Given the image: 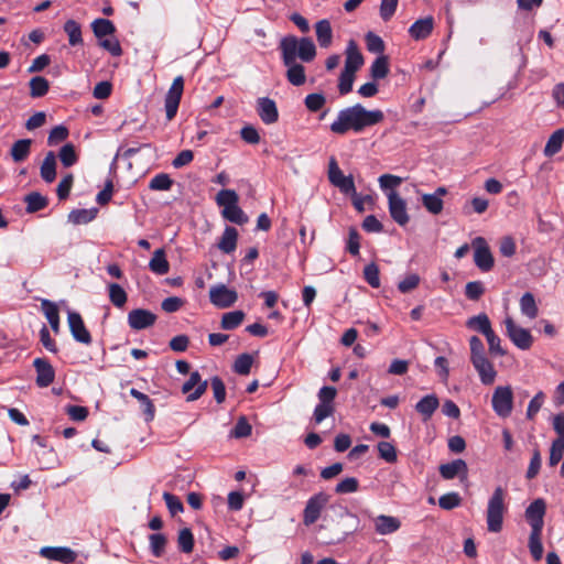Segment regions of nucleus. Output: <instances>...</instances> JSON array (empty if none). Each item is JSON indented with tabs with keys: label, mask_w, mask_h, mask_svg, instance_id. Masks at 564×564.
Listing matches in <instances>:
<instances>
[{
	"label": "nucleus",
	"mask_w": 564,
	"mask_h": 564,
	"mask_svg": "<svg viewBox=\"0 0 564 564\" xmlns=\"http://www.w3.org/2000/svg\"><path fill=\"white\" fill-rule=\"evenodd\" d=\"M238 231L235 227L227 226L218 242V248L224 253H231L237 248Z\"/></svg>",
	"instance_id": "26"
},
{
	"label": "nucleus",
	"mask_w": 564,
	"mask_h": 564,
	"mask_svg": "<svg viewBox=\"0 0 564 564\" xmlns=\"http://www.w3.org/2000/svg\"><path fill=\"white\" fill-rule=\"evenodd\" d=\"M438 405L437 397L435 394H427L415 404V410L423 415L424 420H429L437 410Z\"/></svg>",
	"instance_id": "30"
},
{
	"label": "nucleus",
	"mask_w": 564,
	"mask_h": 564,
	"mask_svg": "<svg viewBox=\"0 0 564 564\" xmlns=\"http://www.w3.org/2000/svg\"><path fill=\"white\" fill-rule=\"evenodd\" d=\"M177 545L181 552L188 554L193 552L194 549V535L188 528H184L180 530L177 536Z\"/></svg>",
	"instance_id": "47"
},
{
	"label": "nucleus",
	"mask_w": 564,
	"mask_h": 564,
	"mask_svg": "<svg viewBox=\"0 0 564 564\" xmlns=\"http://www.w3.org/2000/svg\"><path fill=\"white\" fill-rule=\"evenodd\" d=\"M466 326L470 329L479 332L484 336H486L489 332L492 330L490 319L485 313H480L476 316L468 318V321L466 322Z\"/></svg>",
	"instance_id": "36"
},
{
	"label": "nucleus",
	"mask_w": 564,
	"mask_h": 564,
	"mask_svg": "<svg viewBox=\"0 0 564 564\" xmlns=\"http://www.w3.org/2000/svg\"><path fill=\"white\" fill-rule=\"evenodd\" d=\"M30 86V96L32 98H41L48 93L50 83L45 77L35 76L32 77L29 82Z\"/></svg>",
	"instance_id": "41"
},
{
	"label": "nucleus",
	"mask_w": 564,
	"mask_h": 564,
	"mask_svg": "<svg viewBox=\"0 0 564 564\" xmlns=\"http://www.w3.org/2000/svg\"><path fill=\"white\" fill-rule=\"evenodd\" d=\"M506 332L510 340L520 349H530L533 337L530 330L518 326L511 317L505 319Z\"/></svg>",
	"instance_id": "7"
},
{
	"label": "nucleus",
	"mask_w": 564,
	"mask_h": 564,
	"mask_svg": "<svg viewBox=\"0 0 564 564\" xmlns=\"http://www.w3.org/2000/svg\"><path fill=\"white\" fill-rule=\"evenodd\" d=\"M163 499L165 501L166 508L172 517H175L177 513H181L184 511V506L181 499L171 494V492H163Z\"/></svg>",
	"instance_id": "56"
},
{
	"label": "nucleus",
	"mask_w": 564,
	"mask_h": 564,
	"mask_svg": "<svg viewBox=\"0 0 564 564\" xmlns=\"http://www.w3.org/2000/svg\"><path fill=\"white\" fill-rule=\"evenodd\" d=\"M208 387V382L206 380H202V376L198 371H193L189 373V378L182 386V392L187 394L186 401L192 402L198 400L205 392Z\"/></svg>",
	"instance_id": "13"
},
{
	"label": "nucleus",
	"mask_w": 564,
	"mask_h": 564,
	"mask_svg": "<svg viewBox=\"0 0 564 564\" xmlns=\"http://www.w3.org/2000/svg\"><path fill=\"white\" fill-rule=\"evenodd\" d=\"M149 268L152 272L164 275L170 270V263L166 260L165 252L163 249L154 251L152 259L149 262Z\"/></svg>",
	"instance_id": "33"
},
{
	"label": "nucleus",
	"mask_w": 564,
	"mask_h": 564,
	"mask_svg": "<svg viewBox=\"0 0 564 564\" xmlns=\"http://www.w3.org/2000/svg\"><path fill=\"white\" fill-rule=\"evenodd\" d=\"M40 174L46 183H52L56 178V159L54 152L50 151L44 158Z\"/></svg>",
	"instance_id": "31"
},
{
	"label": "nucleus",
	"mask_w": 564,
	"mask_h": 564,
	"mask_svg": "<svg viewBox=\"0 0 564 564\" xmlns=\"http://www.w3.org/2000/svg\"><path fill=\"white\" fill-rule=\"evenodd\" d=\"M245 317L246 314L242 311L227 312L221 317L220 327L225 330L236 329L241 325Z\"/></svg>",
	"instance_id": "38"
},
{
	"label": "nucleus",
	"mask_w": 564,
	"mask_h": 564,
	"mask_svg": "<svg viewBox=\"0 0 564 564\" xmlns=\"http://www.w3.org/2000/svg\"><path fill=\"white\" fill-rule=\"evenodd\" d=\"M434 28V19L426 17L416 20L409 29V34L412 39L420 41L429 37Z\"/></svg>",
	"instance_id": "23"
},
{
	"label": "nucleus",
	"mask_w": 564,
	"mask_h": 564,
	"mask_svg": "<svg viewBox=\"0 0 564 564\" xmlns=\"http://www.w3.org/2000/svg\"><path fill=\"white\" fill-rule=\"evenodd\" d=\"M364 279L371 288L378 289L380 286V271L375 262L365 267Z\"/></svg>",
	"instance_id": "54"
},
{
	"label": "nucleus",
	"mask_w": 564,
	"mask_h": 564,
	"mask_svg": "<svg viewBox=\"0 0 564 564\" xmlns=\"http://www.w3.org/2000/svg\"><path fill=\"white\" fill-rule=\"evenodd\" d=\"M444 479H454L455 477L467 478L468 467L465 460L458 458L447 464H442L438 468Z\"/></svg>",
	"instance_id": "20"
},
{
	"label": "nucleus",
	"mask_w": 564,
	"mask_h": 564,
	"mask_svg": "<svg viewBox=\"0 0 564 564\" xmlns=\"http://www.w3.org/2000/svg\"><path fill=\"white\" fill-rule=\"evenodd\" d=\"M289 41H295V59L299 57L304 63L312 62L316 56V47L311 37L297 39L294 35L285 36Z\"/></svg>",
	"instance_id": "19"
},
{
	"label": "nucleus",
	"mask_w": 564,
	"mask_h": 564,
	"mask_svg": "<svg viewBox=\"0 0 564 564\" xmlns=\"http://www.w3.org/2000/svg\"><path fill=\"white\" fill-rule=\"evenodd\" d=\"M485 293V286L481 281L468 282L465 286V295L470 301H478Z\"/></svg>",
	"instance_id": "59"
},
{
	"label": "nucleus",
	"mask_w": 564,
	"mask_h": 564,
	"mask_svg": "<svg viewBox=\"0 0 564 564\" xmlns=\"http://www.w3.org/2000/svg\"><path fill=\"white\" fill-rule=\"evenodd\" d=\"M315 32L318 45L323 48L329 47L333 41L330 22L327 19L319 20L315 24Z\"/></svg>",
	"instance_id": "28"
},
{
	"label": "nucleus",
	"mask_w": 564,
	"mask_h": 564,
	"mask_svg": "<svg viewBox=\"0 0 564 564\" xmlns=\"http://www.w3.org/2000/svg\"><path fill=\"white\" fill-rule=\"evenodd\" d=\"M365 41H366V45H367V50L371 53H378V54H381L383 53L384 51V42L383 40L372 33V32H368L365 36Z\"/></svg>",
	"instance_id": "60"
},
{
	"label": "nucleus",
	"mask_w": 564,
	"mask_h": 564,
	"mask_svg": "<svg viewBox=\"0 0 564 564\" xmlns=\"http://www.w3.org/2000/svg\"><path fill=\"white\" fill-rule=\"evenodd\" d=\"M326 104V97L319 93L308 94L304 99V105L311 112L319 111Z\"/></svg>",
	"instance_id": "55"
},
{
	"label": "nucleus",
	"mask_w": 564,
	"mask_h": 564,
	"mask_svg": "<svg viewBox=\"0 0 564 564\" xmlns=\"http://www.w3.org/2000/svg\"><path fill=\"white\" fill-rule=\"evenodd\" d=\"M521 313L529 318H535L539 314V308L532 293L527 292L520 299Z\"/></svg>",
	"instance_id": "43"
},
{
	"label": "nucleus",
	"mask_w": 564,
	"mask_h": 564,
	"mask_svg": "<svg viewBox=\"0 0 564 564\" xmlns=\"http://www.w3.org/2000/svg\"><path fill=\"white\" fill-rule=\"evenodd\" d=\"M173 185V180L166 173H159L153 176L149 183L151 191H170Z\"/></svg>",
	"instance_id": "50"
},
{
	"label": "nucleus",
	"mask_w": 564,
	"mask_h": 564,
	"mask_svg": "<svg viewBox=\"0 0 564 564\" xmlns=\"http://www.w3.org/2000/svg\"><path fill=\"white\" fill-rule=\"evenodd\" d=\"M67 321L73 338L80 344L90 345L93 338L89 330L86 328L80 314L77 312H69Z\"/></svg>",
	"instance_id": "14"
},
{
	"label": "nucleus",
	"mask_w": 564,
	"mask_h": 564,
	"mask_svg": "<svg viewBox=\"0 0 564 564\" xmlns=\"http://www.w3.org/2000/svg\"><path fill=\"white\" fill-rule=\"evenodd\" d=\"M389 59L386 55L378 56L370 67V75L375 80L383 79L389 74Z\"/></svg>",
	"instance_id": "42"
},
{
	"label": "nucleus",
	"mask_w": 564,
	"mask_h": 564,
	"mask_svg": "<svg viewBox=\"0 0 564 564\" xmlns=\"http://www.w3.org/2000/svg\"><path fill=\"white\" fill-rule=\"evenodd\" d=\"M24 202L26 203L25 210L28 214L42 210L48 205V199L39 192H31L25 195Z\"/></svg>",
	"instance_id": "35"
},
{
	"label": "nucleus",
	"mask_w": 564,
	"mask_h": 564,
	"mask_svg": "<svg viewBox=\"0 0 564 564\" xmlns=\"http://www.w3.org/2000/svg\"><path fill=\"white\" fill-rule=\"evenodd\" d=\"M253 357L250 354L245 352L236 358L232 369L240 376H247L251 371Z\"/></svg>",
	"instance_id": "46"
},
{
	"label": "nucleus",
	"mask_w": 564,
	"mask_h": 564,
	"mask_svg": "<svg viewBox=\"0 0 564 564\" xmlns=\"http://www.w3.org/2000/svg\"><path fill=\"white\" fill-rule=\"evenodd\" d=\"M447 189L445 187H437L436 191L432 194H424L422 196V204L426 208V210L433 215H438L443 210V199L442 197L446 195Z\"/></svg>",
	"instance_id": "22"
},
{
	"label": "nucleus",
	"mask_w": 564,
	"mask_h": 564,
	"mask_svg": "<svg viewBox=\"0 0 564 564\" xmlns=\"http://www.w3.org/2000/svg\"><path fill=\"white\" fill-rule=\"evenodd\" d=\"M473 245L475 247V253H474V261L475 264L480 269L482 272H488L494 267V257L491 254V251L486 242V240L482 237H477Z\"/></svg>",
	"instance_id": "12"
},
{
	"label": "nucleus",
	"mask_w": 564,
	"mask_h": 564,
	"mask_svg": "<svg viewBox=\"0 0 564 564\" xmlns=\"http://www.w3.org/2000/svg\"><path fill=\"white\" fill-rule=\"evenodd\" d=\"M355 72L343 69L339 76L338 90L341 96L347 95L351 91L354 80H355Z\"/></svg>",
	"instance_id": "57"
},
{
	"label": "nucleus",
	"mask_w": 564,
	"mask_h": 564,
	"mask_svg": "<svg viewBox=\"0 0 564 564\" xmlns=\"http://www.w3.org/2000/svg\"><path fill=\"white\" fill-rule=\"evenodd\" d=\"M183 91H184V78L182 75H180L173 79V83H172L171 87L169 88V90L165 95V99H164V108H165L166 119L169 121L173 120L177 113Z\"/></svg>",
	"instance_id": "5"
},
{
	"label": "nucleus",
	"mask_w": 564,
	"mask_h": 564,
	"mask_svg": "<svg viewBox=\"0 0 564 564\" xmlns=\"http://www.w3.org/2000/svg\"><path fill=\"white\" fill-rule=\"evenodd\" d=\"M252 432V426L246 419V416H240L236 422L231 435L236 438L248 437Z\"/></svg>",
	"instance_id": "58"
},
{
	"label": "nucleus",
	"mask_w": 564,
	"mask_h": 564,
	"mask_svg": "<svg viewBox=\"0 0 564 564\" xmlns=\"http://www.w3.org/2000/svg\"><path fill=\"white\" fill-rule=\"evenodd\" d=\"M378 453L379 457L386 460L387 463L393 464L398 459L397 449L394 445L390 442H379L378 443Z\"/></svg>",
	"instance_id": "52"
},
{
	"label": "nucleus",
	"mask_w": 564,
	"mask_h": 564,
	"mask_svg": "<svg viewBox=\"0 0 564 564\" xmlns=\"http://www.w3.org/2000/svg\"><path fill=\"white\" fill-rule=\"evenodd\" d=\"M238 300V294L235 290L227 288L225 284L219 283L209 290V301L213 305L219 308H227L232 306Z\"/></svg>",
	"instance_id": "9"
},
{
	"label": "nucleus",
	"mask_w": 564,
	"mask_h": 564,
	"mask_svg": "<svg viewBox=\"0 0 564 564\" xmlns=\"http://www.w3.org/2000/svg\"><path fill=\"white\" fill-rule=\"evenodd\" d=\"M97 209H75L68 215L69 221L75 225L88 224L95 219Z\"/></svg>",
	"instance_id": "49"
},
{
	"label": "nucleus",
	"mask_w": 564,
	"mask_h": 564,
	"mask_svg": "<svg viewBox=\"0 0 564 564\" xmlns=\"http://www.w3.org/2000/svg\"><path fill=\"white\" fill-rule=\"evenodd\" d=\"M91 29L96 37L102 39L107 35H111L116 32L115 24L107 19H96L91 23Z\"/></svg>",
	"instance_id": "44"
},
{
	"label": "nucleus",
	"mask_w": 564,
	"mask_h": 564,
	"mask_svg": "<svg viewBox=\"0 0 564 564\" xmlns=\"http://www.w3.org/2000/svg\"><path fill=\"white\" fill-rule=\"evenodd\" d=\"M130 395L137 399L138 402L140 403V408L144 414L145 421H152L155 415V406L153 404V401L149 398V395L134 388L130 389Z\"/></svg>",
	"instance_id": "27"
},
{
	"label": "nucleus",
	"mask_w": 564,
	"mask_h": 564,
	"mask_svg": "<svg viewBox=\"0 0 564 564\" xmlns=\"http://www.w3.org/2000/svg\"><path fill=\"white\" fill-rule=\"evenodd\" d=\"M156 315L145 308H134L128 314V325L131 329L141 330L153 326Z\"/></svg>",
	"instance_id": "15"
},
{
	"label": "nucleus",
	"mask_w": 564,
	"mask_h": 564,
	"mask_svg": "<svg viewBox=\"0 0 564 564\" xmlns=\"http://www.w3.org/2000/svg\"><path fill=\"white\" fill-rule=\"evenodd\" d=\"M563 142L564 129H557L549 138L544 148V155L550 158L558 153L562 149Z\"/></svg>",
	"instance_id": "37"
},
{
	"label": "nucleus",
	"mask_w": 564,
	"mask_h": 564,
	"mask_svg": "<svg viewBox=\"0 0 564 564\" xmlns=\"http://www.w3.org/2000/svg\"><path fill=\"white\" fill-rule=\"evenodd\" d=\"M364 65V56L355 41L350 40L346 48L345 69L357 72Z\"/></svg>",
	"instance_id": "24"
},
{
	"label": "nucleus",
	"mask_w": 564,
	"mask_h": 564,
	"mask_svg": "<svg viewBox=\"0 0 564 564\" xmlns=\"http://www.w3.org/2000/svg\"><path fill=\"white\" fill-rule=\"evenodd\" d=\"M506 492L501 487H497L488 501L487 507V528L488 531L498 533L502 530Z\"/></svg>",
	"instance_id": "3"
},
{
	"label": "nucleus",
	"mask_w": 564,
	"mask_h": 564,
	"mask_svg": "<svg viewBox=\"0 0 564 564\" xmlns=\"http://www.w3.org/2000/svg\"><path fill=\"white\" fill-rule=\"evenodd\" d=\"M221 216L224 219L240 226L247 224L249 220L248 216L238 204H235L229 208H224L221 210Z\"/></svg>",
	"instance_id": "40"
},
{
	"label": "nucleus",
	"mask_w": 564,
	"mask_h": 564,
	"mask_svg": "<svg viewBox=\"0 0 564 564\" xmlns=\"http://www.w3.org/2000/svg\"><path fill=\"white\" fill-rule=\"evenodd\" d=\"M488 346H489V352L492 356H505L506 350L501 346V339L500 337L494 332H489L486 336Z\"/></svg>",
	"instance_id": "61"
},
{
	"label": "nucleus",
	"mask_w": 564,
	"mask_h": 564,
	"mask_svg": "<svg viewBox=\"0 0 564 564\" xmlns=\"http://www.w3.org/2000/svg\"><path fill=\"white\" fill-rule=\"evenodd\" d=\"M215 200L223 209L229 208L239 203V195L234 189H221L217 193Z\"/></svg>",
	"instance_id": "45"
},
{
	"label": "nucleus",
	"mask_w": 564,
	"mask_h": 564,
	"mask_svg": "<svg viewBox=\"0 0 564 564\" xmlns=\"http://www.w3.org/2000/svg\"><path fill=\"white\" fill-rule=\"evenodd\" d=\"M40 554L43 557L64 564L74 563L77 558V553L67 546H44Z\"/></svg>",
	"instance_id": "17"
},
{
	"label": "nucleus",
	"mask_w": 564,
	"mask_h": 564,
	"mask_svg": "<svg viewBox=\"0 0 564 564\" xmlns=\"http://www.w3.org/2000/svg\"><path fill=\"white\" fill-rule=\"evenodd\" d=\"M495 413L500 417H508L513 409V392L510 386H498L491 398Z\"/></svg>",
	"instance_id": "4"
},
{
	"label": "nucleus",
	"mask_w": 564,
	"mask_h": 564,
	"mask_svg": "<svg viewBox=\"0 0 564 564\" xmlns=\"http://www.w3.org/2000/svg\"><path fill=\"white\" fill-rule=\"evenodd\" d=\"M36 371L35 382L40 388H46L53 383L55 379V370L45 358H36L33 361Z\"/></svg>",
	"instance_id": "18"
},
{
	"label": "nucleus",
	"mask_w": 564,
	"mask_h": 564,
	"mask_svg": "<svg viewBox=\"0 0 564 564\" xmlns=\"http://www.w3.org/2000/svg\"><path fill=\"white\" fill-rule=\"evenodd\" d=\"M542 532L531 531L529 536V549L534 561H540L543 555V545L541 542Z\"/></svg>",
	"instance_id": "53"
},
{
	"label": "nucleus",
	"mask_w": 564,
	"mask_h": 564,
	"mask_svg": "<svg viewBox=\"0 0 564 564\" xmlns=\"http://www.w3.org/2000/svg\"><path fill=\"white\" fill-rule=\"evenodd\" d=\"M471 364L477 370L482 384L490 386L495 382L497 371L495 370L492 362L487 357L481 359L478 358L477 360L471 361Z\"/></svg>",
	"instance_id": "21"
},
{
	"label": "nucleus",
	"mask_w": 564,
	"mask_h": 564,
	"mask_svg": "<svg viewBox=\"0 0 564 564\" xmlns=\"http://www.w3.org/2000/svg\"><path fill=\"white\" fill-rule=\"evenodd\" d=\"M384 113L380 109L367 110L361 104L341 109L329 129L333 133L344 135L349 130L356 133L382 122Z\"/></svg>",
	"instance_id": "1"
},
{
	"label": "nucleus",
	"mask_w": 564,
	"mask_h": 564,
	"mask_svg": "<svg viewBox=\"0 0 564 564\" xmlns=\"http://www.w3.org/2000/svg\"><path fill=\"white\" fill-rule=\"evenodd\" d=\"M462 498L457 492H447L438 498V506L444 510H452L458 507Z\"/></svg>",
	"instance_id": "64"
},
{
	"label": "nucleus",
	"mask_w": 564,
	"mask_h": 564,
	"mask_svg": "<svg viewBox=\"0 0 564 564\" xmlns=\"http://www.w3.org/2000/svg\"><path fill=\"white\" fill-rule=\"evenodd\" d=\"M149 541L152 554L155 557L162 556L167 543L166 536L162 533H153L149 536Z\"/></svg>",
	"instance_id": "51"
},
{
	"label": "nucleus",
	"mask_w": 564,
	"mask_h": 564,
	"mask_svg": "<svg viewBox=\"0 0 564 564\" xmlns=\"http://www.w3.org/2000/svg\"><path fill=\"white\" fill-rule=\"evenodd\" d=\"M564 455V442L554 440L550 449L549 465L551 467L556 466L563 458Z\"/></svg>",
	"instance_id": "62"
},
{
	"label": "nucleus",
	"mask_w": 564,
	"mask_h": 564,
	"mask_svg": "<svg viewBox=\"0 0 564 564\" xmlns=\"http://www.w3.org/2000/svg\"><path fill=\"white\" fill-rule=\"evenodd\" d=\"M328 180L345 194H356V186L351 175H344L335 158H332L328 166Z\"/></svg>",
	"instance_id": "8"
},
{
	"label": "nucleus",
	"mask_w": 564,
	"mask_h": 564,
	"mask_svg": "<svg viewBox=\"0 0 564 564\" xmlns=\"http://www.w3.org/2000/svg\"><path fill=\"white\" fill-rule=\"evenodd\" d=\"M41 308L54 333L59 330V312L57 305L46 299L41 301Z\"/></svg>",
	"instance_id": "29"
},
{
	"label": "nucleus",
	"mask_w": 564,
	"mask_h": 564,
	"mask_svg": "<svg viewBox=\"0 0 564 564\" xmlns=\"http://www.w3.org/2000/svg\"><path fill=\"white\" fill-rule=\"evenodd\" d=\"M257 113L265 124H273L279 120L276 104L269 97H260L257 99Z\"/></svg>",
	"instance_id": "16"
},
{
	"label": "nucleus",
	"mask_w": 564,
	"mask_h": 564,
	"mask_svg": "<svg viewBox=\"0 0 564 564\" xmlns=\"http://www.w3.org/2000/svg\"><path fill=\"white\" fill-rule=\"evenodd\" d=\"M295 41L282 39L280 42V51L284 66L288 67L286 78L294 86H302L306 82L305 68L296 63L295 59Z\"/></svg>",
	"instance_id": "2"
},
{
	"label": "nucleus",
	"mask_w": 564,
	"mask_h": 564,
	"mask_svg": "<svg viewBox=\"0 0 564 564\" xmlns=\"http://www.w3.org/2000/svg\"><path fill=\"white\" fill-rule=\"evenodd\" d=\"M63 30L68 36V43L70 46L83 44L82 26L77 21L73 19L67 20L64 23Z\"/></svg>",
	"instance_id": "34"
},
{
	"label": "nucleus",
	"mask_w": 564,
	"mask_h": 564,
	"mask_svg": "<svg viewBox=\"0 0 564 564\" xmlns=\"http://www.w3.org/2000/svg\"><path fill=\"white\" fill-rule=\"evenodd\" d=\"M387 196L391 218L399 226H405L410 220L406 209V202L395 191L387 193Z\"/></svg>",
	"instance_id": "10"
},
{
	"label": "nucleus",
	"mask_w": 564,
	"mask_h": 564,
	"mask_svg": "<svg viewBox=\"0 0 564 564\" xmlns=\"http://www.w3.org/2000/svg\"><path fill=\"white\" fill-rule=\"evenodd\" d=\"M400 525L399 519L391 516L380 514L375 519L376 531L382 535L398 531Z\"/></svg>",
	"instance_id": "25"
},
{
	"label": "nucleus",
	"mask_w": 564,
	"mask_h": 564,
	"mask_svg": "<svg viewBox=\"0 0 564 564\" xmlns=\"http://www.w3.org/2000/svg\"><path fill=\"white\" fill-rule=\"evenodd\" d=\"M329 501V496L323 491L313 495L306 502L303 511V523L305 525L314 524L321 517L322 510Z\"/></svg>",
	"instance_id": "6"
},
{
	"label": "nucleus",
	"mask_w": 564,
	"mask_h": 564,
	"mask_svg": "<svg viewBox=\"0 0 564 564\" xmlns=\"http://www.w3.org/2000/svg\"><path fill=\"white\" fill-rule=\"evenodd\" d=\"M32 140L20 139L15 141L12 147L10 154L14 162H23L28 159L31 152Z\"/></svg>",
	"instance_id": "32"
},
{
	"label": "nucleus",
	"mask_w": 564,
	"mask_h": 564,
	"mask_svg": "<svg viewBox=\"0 0 564 564\" xmlns=\"http://www.w3.org/2000/svg\"><path fill=\"white\" fill-rule=\"evenodd\" d=\"M108 295H109V301L111 302V304L118 308L123 307L128 301L127 292L118 283H109L108 284Z\"/></svg>",
	"instance_id": "39"
},
{
	"label": "nucleus",
	"mask_w": 564,
	"mask_h": 564,
	"mask_svg": "<svg viewBox=\"0 0 564 564\" xmlns=\"http://www.w3.org/2000/svg\"><path fill=\"white\" fill-rule=\"evenodd\" d=\"M546 512V503L544 499L538 498L533 500L525 509L524 516L531 527V531L542 532L544 525V516Z\"/></svg>",
	"instance_id": "11"
},
{
	"label": "nucleus",
	"mask_w": 564,
	"mask_h": 564,
	"mask_svg": "<svg viewBox=\"0 0 564 564\" xmlns=\"http://www.w3.org/2000/svg\"><path fill=\"white\" fill-rule=\"evenodd\" d=\"M359 488V481L355 477H347L339 481L335 487V492L339 495L356 492Z\"/></svg>",
	"instance_id": "63"
},
{
	"label": "nucleus",
	"mask_w": 564,
	"mask_h": 564,
	"mask_svg": "<svg viewBox=\"0 0 564 564\" xmlns=\"http://www.w3.org/2000/svg\"><path fill=\"white\" fill-rule=\"evenodd\" d=\"M58 156L65 167H70L78 161V155L72 143L64 144L59 150Z\"/></svg>",
	"instance_id": "48"
}]
</instances>
